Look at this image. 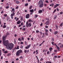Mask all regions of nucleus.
Segmentation results:
<instances>
[{
  "label": "nucleus",
  "instance_id": "obj_1",
  "mask_svg": "<svg viewBox=\"0 0 63 63\" xmlns=\"http://www.w3.org/2000/svg\"><path fill=\"white\" fill-rule=\"evenodd\" d=\"M38 5H39V6L40 8H42L43 7L44 3H43V1L42 0H41L39 1L38 2Z\"/></svg>",
  "mask_w": 63,
  "mask_h": 63
},
{
  "label": "nucleus",
  "instance_id": "obj_2",
  "mask_svg": "<svg viewBox=\"0 0 63 63\" xmlns=\"http://www.w3.org/2000/svg\"><path fill=\"white\" fill-rule=\"evenodd\" d=\"M8 47L9 49L12 50L14 47V44L13 43H11L8 45Z\"/></svg>",
  "mask_w": 63,
  "mask_h": 63
},
{
  "label": "nucleus",
  "instance_id": "obj_3",
  "mask_svg": "<svg viewBox=\"0 0 63 63\" xmlns=\"http://www.w3.org/2000/svg\"><path fill=\"white\" fill-rule=\"evenodd\" d=\"M22 51L21 50H20L17 51L16 53V55L17 56H20V54L21 53H22Z\"/></svg>",
  "mask_w": 63,
  "mask_h": 63
},
{
  "label": "nucleus",
  "instance_id": "obj_4",
  "mask_svg": "<svg viewBox=\"0 0 63 63\" xmlns=\"http://www.w3.org/2000/svg\"><path fill=\"white\" fill-rule=\"evenodd\" d=\"M2 43L4 46H5L6 47H7L8 46V44H9V41L7 40L6 41L5 40Z\"/></svg>",
  "mask_w": 63,
  "mask_h": 63
},
{
  "label": "nucleus",
  "instance_id": "obj_5",
  "mask_svg": "<svg viewBox=\"0 0 63 63\" xmlns=\"http://www.w3.org/2000/svg\"><path fill=\"white\" fill-rule=\"evenodd\" d=\"M32 26L31 23H29L28 24V21H27L26 23V26L27 27H31Z\"/></svg>",
  "mask_w": 63,
  "mask_h": 63
},
{
  "label": "nucleus",
  "instance_id": "obj_6",
  "mask_svg": "<svg viewBox=\"0 0 63 63\" xmlns=\"http://www.w3.org/2000/svg\"><path fill=\"white\" fill-rule=\"evenodd\" d=\"M2 40L3 42L4 41H5V40H6V36H3L2 37Z\"/></svg>",
  "mask_w": 63,
  "mask_h": 63
},
{
  "label": "nucleus",
  "instance_id": "obj_7",
  "mask_svg": "<svg viewBox=\"0 0 63 63\" xmlns=\"http://www.w3.org/2000/svg\"><path fill=\"white\" fill-rule=\"evenodd\" d=\"M29 16H30L29 14H27L26 15V18H29Z\"/></svg>",
  "mask_w": 63,
  "mask_h": 63
},
{
  "label": "nucleus",
  "instance_id": "obj_8",
  "mask_svg": "<svg viewBox=\"0 0 63 63\" xmlns=\"http://www.w3.org/2000/svg\"><path fill=\"white\" fill-rule=\"evenodd\" d=\"M16 47H15V48H13V49L12 50V53L14 52L15 51V50H16Z\"/></svg>",
  "mask_w": 63,
  "mask_h": 63
},
{
  "label": "nucleus",
  "instance_id": "obj_9",
  "mask_svg": "<svg viewBox=\"0 0 63 63\" xmlns=\"http://www.w3.org/2000/svg\"><path fill=\"white\" fill-rule=\"evenodd\" d=\"M13 13L11 14V16H13L15 15V12H12Z\"/></svg>",
  "mask_w": 63,
  "mask_h": 63
},
{
  "label": "nucleus",
  "instance_id": "obj_10",
  "mask_svg": "<svg viewBox=\"0 0 63 63\" xmlns=\"http://www.w3.org/2000/svg\"><path fill=\"white\" fill-rule=\"evenodd\" d=\"M59 4H55L54 6V8H56V7H58V6H59Z\"/></svg>",
  "mask_w": 63,
  "mask_h": 63
},
{
  "label": "nucleus",
  "instance_id": "obj_11",
  "mask_svg": "<svg viewBox=\"0 0 63 63\" xmlns=\"http://www.w3.org/2000/svg\"><path fill=\"white\" fill-rule=\"evenodd\" d=\"M49 21H47L45 23V24H46V25H48L49 24Z\"/></svg>",
  "mask_w": 63,
  "mask_h": 63
},
{
  "label": "nucleus",
  "instance_id": "obj_12",
  "mask_svg": "<svg viewBox=\"0 0 63 63\" xmlns=\"http://www.w3.org/2000/svg\"><path fill=\"white\" fill-rule=\"evenodd\" d=\"M21 23V22L20 20H19L17 22V24H19Z\"/></svg>",
  "mask_w": 63,
  "mask_h": 63
},
{
  "label": "nucleus",
  "instance_id": "obj_13",
  "mask_svg": "<svg viewBox=\"0 0 63 63\" xmlns=\"http://www.w3.org/2000/svg\"><path fill=\"white\" fill-rule=\"evenodd\" d=\"M12 13H15V9L12 8V10H11Z\"/></svg>",
  "mask_w": 63,
  "mask_h": 63
},
{
  "label": "nucleus",
  "instance_id": "obj_14",
  "mask_svg": "<svg viewBox=\"0 0 63 63\" xmlns=\"http://www.w3.org/2000/svg\"><path fill=\"white\" fill-rule=\"evenodd\" d=\"M43 12V11L42 10H40L39 11L38 13L39 14H40V13H42Z\"/></svg>",
  "mask_w": 63,
  "mask_h": 63
},
{
  "label": "nucleus",
  "instance_id": "obj_15",
  "mask_svg": "<svg viewBox=\"0 0 63 63\" xmlns=\"http://www.w3.org/2000/svg\"><path fill=\"white\" fill-rule=\"evenodd\" d=\"M16 3L17 4H19V3H20V2H19V1H18V0H16Z\"/></svg>",
  "mask_w": 63,
  "mask_h": 63
},
{
  "label": "nucleus",
  "instance_id": "obj_16",
  "mask_svg": "<svg viewBox=\"0 0 63 63\" xmlns=\"http://www.w3.org/2000/svg\"><path fill=\"white\" fill-rule=\"evenodd\" d=\"M6 27H7V25H4L3 26L2 28H6Z\"/></svg>",
  "mask_w": 63,
  "mask_h": 63
},
{
  "label": "nucleus",
  "instance_id": "obj_17",
  "mask_svg": "<svg viewBox=\"0 0 63 63\" xmlns=\"http://www.w3.org/2000/svg\"><path fill=\"white\" fill-rule=\"evenodd\" d=\"M38 16V15H35L34 18H36V17H37Z\"/></svg>",
  "mask_w": 63,
  "mask_h": 63
},
{
  "label": "nucleus",
  "instance_id": "obj_18",
  "mask_svg": "<svg viewBox=\"0 0 63 63\" xmlns=\"http://www.w3.org/2000/svg\"><path fill=\"white\" fill-rule=\"evenodd\" d=\"M11 55V54L10 53H9L7 54V56H10Z\"/></svg>",
  "mask_w": 63,
  "mask_h": 63
},
{
  "label": "nucleus",
  "instance_id": "obj_19",
  "mask_svg": "<svg viewBox=\"0 0 63 63\" xmlns=\"http://www.w3.org/2000/svg\"><path fill=\"white\" fill-rule=\"evenodd\" d=\"M57 33H58V32L57 31H56L54 32V35H56V34H57Z\"/></svg>",
  "mask_w": 63,
  "mask_h": 63
},
{
  "label": "nucleus",
  "instance_id": "obj_20",
  "mask_svg": "<svg viewBox=\"0 0 63 63\" xmlns=\"http://www.w3.org/2000/svg\"><path fill=\"white\" fill-rule=\"evenodd\" d=\"M57 47L58 50V51H60V48H59V47L58 46Z\"/></svg>",
  "mask_w": 63,
  "mask_h": 63
},
{
  "label": "nucleus",
  "instance_id": "obj_21",
  "mask_svg": "<svg viewBox=\"0 0 63 63\" xmlns=\"http://www.w3.org/2000/svg\"><path fill=\"white\" fill-rule=\"evenodd\" d=\"M60 26L62 27L63 26V23H62L60 25Z\"/></svg>",
  "mask_w": 63,
  "mask_h": 63
},
{
  "label": "nucleus",
  "instance_id": "obj_22",
  "mask_svg": "<svg viewBox=\"0 0 63 63\" xmlns=\"http://www.w3.org/2000/svg\"><path fill=\"white\" fill-rule=\"evenodd\" d=\"M52 47H50L49 48V50L50 51H51L52 50Z\"/></svg>",
  "mask_w": 63,
  "mask_h": 63
},
{
  "label": "nucleus",
  "instance_id": "obj_23",
  "mask_svg": "<svg viewBox=\"0 0 63 63\" xmlns=\"http://www.w3.org/2000/svg\"><path fill=\"white\" fill-rule=\"evenodd\" d=\"M30 12H34V10L33 9H32L31 10H30Z\"/></svg>",
  "mask_w": 63,
  "mask_h": 63
},
{
  "label": "nucleus",
  "instance_id": "obj_24",
  "mask_svg": "<svg viewBox=\"0 0 63 63\" xmlns=\"http://www.w3.org/2000/svg\"><path fill=\"white\" fill-rule=\"evenodd\" d=\"M46 63H52L50 61H47L46 62Z\"/></svg>",
  "mask_w": 63,
  "mask_h": 63
},
{
  "label": "nucleus",
  "instance_id": "obj_25",
  "mask_svg": "<svg viewBox=\"0 0 63 63\" xmlns=\"http://www.w3.org/2000/svg\"><path fill=\"white\" fill-rule=\"evenodd\" d=\"M8 52L7 51H4V52H3L4 53H7Z\"/></svg>",
  "mask_w": 63,
  "mask_h": 63
},
{
  "label": "nucleus",
  "instance_id": "obj_26",
  "mask_svg": "<svg viewBox=\"0 0 63 63\" xmlns=\"http://www.w3.org/2000/svg\"><path fill=\"white\" fill-rule=\"evenodd\" d=\"M20 48L22 49L23 48V46L22 45H21V46H20Z\"/></svg>",
  "mask_w": 63,
  "mask_h": 63
},
{
  "label": "nucleus",
  "instance_id": "obj_27",
  "mask_svg": "<svg viewBox=\"0 0 63 63\" xmlns=\"http://www.w3.org/2000/svg\"><path fill=\"white\" fill-rule=\"evenodd\" d=\"M35 52H36V54H38V50H36Z\"/></svg>",
  "mask_w": 63,
  "mask_h": 63
},
{
  "label": "nucleus",
  "instance_id": "obj_28",
  "mask_svg": "<svg viewBox=\"0 0 63 63\" xmlns=\"http://www.w3.org/2000/svg\"><path fill=\"white\" fill-rule=\"evenodd\" d=\"M19 46H17L16 48V49H19Z\"/></svg>",
  "mask_w": 63,
  "mask_h": 63
},
{
  "label": "nucleus",
  "instance_id": "obj_29",
  "mask_svg": "<svg viewBox=\"0 0 63 63\" xmlns=\"http://www.w3.org/2000/svg\"><path fill=\"white\" fill-rule=\"evenodd\" d=\"M51 43L52 45H54V42L52 41L51 42Z\"/></svg>",
  "mask_w": 63,
  "mask_h": 63
},
{
  "label": "nucleus",
  "instance_id": "obj_30",
  "mask_svg": "<svg viewBox=\"0 0 63 63\" xmlns=\"http://www.w3.org/2000/svg\"><path fill=\"white\" fill-rule=\"evenodd\" d=\"M25 6H28V3H26L25 4Z\"/></svg>",
  "mask_w": 63,
  "mask_h": 63
},
{
  "label": "nucleus",
  "instance_id": "obj_31",
  "mask_svg": "<svg viewBox=\"0 0 63 63\" xmlns=\"http://www.w3.org/2000/svg\"><path fill=\"white\" fill-rule=\"evenodd\" d=\"M43 60H44V59H43V58H41V59H40V61H42Z\"/></svg>",
  "mask_w": 63,
  "mask_h": 63
},
{
  "label": "nucleus",
  "instance_id": "obj_32",
  "mask_svg": "<svg viewBox=\"0 0 63 63\" xmlns=\"http://www.w3.org/2000/svg\"><path fill=\"white\" fill-rule=\"evenodd\" d=\"M55 27H56V28L57 29H58V26H57V25H55Z\"/></svg>",
  "mask_w": 63,
  "mask_h": 63
},
{
  "label": "nucleus",
  "instance_id": "obj_33",
  "mask_svg": "<svg viewBox=\"0 0 63 63\" xmlns=\"http://www.w3.org/2000/svg\"><path fill=\"white\" fill-rule=\"evenodd\" d=\"M47 32H45V34L46 36H48V34L47 33Z\"/></svg>",
  "mask_w": 63,
  "mask_h": 63
},
{
  "label": "nucleus",
  "instance_id": "obj_34",
  "mask_svg": "<svg viewBox=\"0 0 63 63\" xmlns=\"http://www.w3.org/2000/svg\"><path fill=\"white\" fill-rule=\"evenodd\" d=\"M55 17H54V19H56V17H57V16L56 15H55Z\"/></svg>",
  "mask_w": 63,
  "mask_h": 63
},
{
  "label": "nucleus",
  "instance_id": "obj_35",
  "mask_svg": "<svg viewBox=\"0 0 63 63\" xmlns=\"http://www.w3.org/2000/svg\"><path fill=\"white\" fill-rule=\"evenodd\" d=\"M36 33H39L40 32H39V30H36Z\"/></svg>",
  "mask_w": 63,
  "mask_h": 63
},
{
  "label": "nucleus",
  "instance_id": "obj_36",
  "mask_svg": "<svg viewBox=\"0 0 63 63\" xmlns=\"http://www.w3.org/2000/svg\"><path fill=\"white\" fill-rule=\"evenodd\" d=\"M29 22H33V21L31 20V19H30L29 20Z\"/></svg>",
  "mask_w": 63,
  "mask_h": 63
},
{
  "label": "nucleus",
  "instance_id": "obj_37",
  "mask_svg": "<svg viewBox=\"0 0 63 63\" xmlns=\"http://www.w3.org/2000/svg\"><path fill=\"white\" fill-rule=\"evenodd\" d=\"M18 41H20V42L21 41V38H19L18 39Z\"/></svg>",
  "mask_w": 63,
  "mask_h": 63
},
{
  "label": "nucleus",
  "instance_id": "obj_38",
  "mask_svg": "<svg viewBox=\"0 0 63 63\" xmlns=\"http://www.w3.org/2000/svg\"><path fill=\"white\" fill-rule=\"evenodd\" d=\"M31 45V44H30L28 46V47L29 48L30 47V46Z\"/></svg>",
  "mask_w": 63,
  "mask_h": 63
},
{
  "label": "nucleus",
  "instance_id": "obj_39",
  "mask_svg": "<svg viewBox=\"0 0 63 63\" xmlns=\"http://www.w3.org/2000/svg\"><path fill=\"white\" fill-rule=\"evenodd\" d=\"M3 16H5L6 17V16H7V14H4V15H3Z\"/></svg>",
  "mask_w": 63,
  "mask_h": 63
},
{
  "label": "nucleus",
  "instance_id": "obj_40",
  "mask_svg": "<svg viewBox=\"0 0 63 63\" xmlns=\"http://www.w3.org/2000/svg\"><path fill=\"white\" fill-rule=\"evenodd\" d=\"M22 40H24V37H23V36H22L21 38Z\"/></svg>",
  "mask_w": 63,
  "mask_h": 63
},
{
  "label": "nucleus",
  "instance_id": "obj_41",
  "mask_svg": "<svg viewBox=\"0 0 63 63\" xmlns=\"http://www.w3.org/2000/svg\"><path fill=\"white\" fill-rule=\"evenodd\" d=\"M62 44H61L60 45V48H62Z\"/></svg>",
  "mask_w": 63,
  "mask_h": 63
},
{
  "label": "nucleus",
  "instance_id": "obj_42",
  "mask_svg": "<svg viewBox=\"0 0 63 63\" xmlns=\"http://www.w3.org/2000/svg\"><path fill=\"white\" fill-rule=\"evenodd\" d=\"M10 28L9 27H6V30H9V29Z\"/></svg>",
  "mask_w": 63,
  "mask_h": 63
},
{
  "label": "nucleus",
  "instance_id": "obj_43",
  "mask_svg": "<svg viewBox=\"0 0 63 63\" xmlns=\"http://www.w3.org/2000/svg\"><path fill=\"white\" fill-rule=\"evenodd\" d=\"M63 14V12H61L60 13V15H62V14Z\"/></svg>",
  "mask_w": 63,
  "mask_h": 63
},
{
  "label": "nucleus",
  "instance_id": "obj_44",
  "mask_svg": "<svg viewBox=\"0 0 63 63\" xmlns=\"http://www.w3.org/2000/svg\"><path fill=\"white\" fill-rule=\"evenodd\" d=\"M24 52H25V53H26V52H27V50H25L24 51Z\"/></svg>",
  "mask_w": 63,
  "mask_h": 63
},
{
  "label": "nucleus",
  "instance_id": "obj_45",
  "mask_svg": "<svg viewBox=\"0 0 63 63\" xmlns=\"http://www.w3.org/2000/svg\"><path fill=\"white\" fill-rule=\"evenodd\" d=\"M23 42H20V45H23Z\"/></svg>",
  "mask_w": 63,
  "mask_h": 63
},
{
  "label": "nucleus",
  "instance_id": "obj_46",
  "mask_svg": "<svg viewBox=\"0 0 63 63\" xmlns=\"http://www.w3.org/2000/svg\"><path fill=\"white\" fill-rule=\"evenodd\" d=\"M51 4V7H53V6H54V4L52 3Z\"/></svg>",
  "mask_w": 63,
  "mask_h": 63
},
{
  "label": "nucleus",
  "instance_id": "obj_47",
  "mask_svg": "<svg viewBox=\"0 0 63 63\" xmlns=\"http://www.w3.org/2000/svg\"><path fill=\"white\" fill-rule=\"evenodd\" d=\"M2 54V53L1 52V50H0V56H1V54Z\"/></svg>",
  "mask_w": 63,
  "mask_h": 63
},
{
  "label": "nucleus",
  "instance_id": "obj_48",
  "mask_svg": "<svg viewBox=\"0 0 63 63\" xmlns=\"http://www.w3.org/2000/svg\"><path fill=\"white\" fill-rule=\"evenodd\" d=\"M45 31L46 32H48V30L47 29H46L45 30Z\"/></svg>",
  "mask_w": 63,
  "mask_h": 63
},
{
  "label": "nucleus",
  "instance_id": "obj_49",
  "mask_svg": "<svg viewBox=\"0 0 63 63\" xmlns=\"http://www.w3.org/2000/svg\"><path fill=\"white\" fill-rule=\"evenodd\" d=\"M29 48V47L28 46L25 47L26 49H28Z\"/></svg>",
  "mask_w": 63,
  "mask_h": 63
},
{
  "label": "nucleus",
  "instance_id": "obj_50",
  "mask_svg": "<svg viewBox=\"0 0 63 63\" xmlns=\"http://www.w3.org/2000/svg\"><path fill=\"white\" fill-rule=\"evenodd\" d=\"M25 30H26L25 28H23L22 29V30H24V31H25Z\"/></svg>",
  "mask_w": 63,
  "mask_h": 63
},
{
  "label": "nucleus",
  "instance_id": "obj_51",
  "mask_svg": "<svg viewBox=\"0 0 63 63\" xmlns=\"http://www.w3.org/2000/svg\"><path fill=\"white\" fill-rule=\"evenodd\" d=\"M52 41H54V38H52Z\"/></svg>",
  "mask_w": 63,
  "mask_h": 63
},
{
  "label": "nucleus",
  "instance_id": "obj_52",
  "mask_svg": "<svg viewBox=\"0 0 63 63\" xmlns=\"http://www.w3.org/2000/svg\"><path fill=\"white\" fill-rule=\"evenodd\" d=\"M49 31L50 32H52V29H50L49 30Z\"/></svg>",
  "mask_w": 63,
  "mask_h": 63
},
{
  "label": "nucleus",
  "instance_id": "obj_53",
  "mask_svg": "<svg viewBox=\"0 0 63 63\" xmlns=\"http://www.w3.org/2000/svg\"><path fill=\"white\" fill-rule=\"evenodd\" d=\"M14 36L15 37H16L17 36V35H16V34H15L14 35Z\"/></svg>",
  "mask_w": 63,
  "mask_h": 63
},
{
  "label": "nucleus",
  "instance_id": "obj_54",
  "mask_svg": "<svg viewBox=\"0 0 63 63\" xmlns=\"http://www.w3.org/2000/svg\"><path fill=\"white\" fill-rule=\"evenodd\" d=\"M45 28H48V26H45Z\"/></svg>",
  "mask_w": 63,
  "mask_h": 63
},
{
  "label": "nucleus",
  "instance_id": "obj_55",
  "mask_svg": "<svg viewBox=\"0 0 63 63\" xmlns=\"http://www.w3.org/2000/svg\"><path fill=\"white\" fill-rule=\"evenodd\" d=\"M54 45L56 46V47H58L57 46V45L56 44H56H54Z\"/></svg>",
  "mask_w": 63,
  "mask_h": 63
},
{
  "label": "nucleus",
  "instance_id": "obj_56",
  "mask_svg": "<svg viewBox=\"0 0 63 63\" xmlns=\"http://www.w3.org/2000/svg\"><path fill=\"white\" fill-rule=\"evenodd\" d=\"M33 8V6H32V5H31L30 6V8Z\"/></svg>",
  "mask_w": 63,
  "mask_h": 63
},
{
  "label": "nucleus",
  "instance_id": "obj_57",
  "mask_svg": "<svg viewBox=\"0 0 63 63\" xmlns=\"http://www.w3.org/2000/svg\"><path fill=\"white\" fill-rule=\"evenodd\" d=\"M45 2H46V3H48V1L47 0H46Z\"/></svg>",
  "mask_w": 63,
  "mask_h": 63
},
{
  "label": "nucleus",
  "instance_id": "obj_58",
  "mask_svg": "<svg viewBox=\"0 0 63 63\" xmlns=\"http://www.w3.org/2000/svg\"><path fill=\"white\" fill-rule=\"evenodd\" d=\"M39 33H40V35H42V32H40Z\"/></svg>",
  "mask_w": 63,
  "mask_h": 63
},
{
  "label": "nucleus",
  "instance_id": "obj_59",
  "mask_svg": "<svg viewBox=\"0 0 63 63\" xmlns=\"http://www.w3.org/2000/svg\"><path fill=\"white\" fill-rule=\"evenodd\" d=\"M9 33L8 32H7L6 33V35H9Z\"/></svg>",
  "mask_w": 63,
  "mask_h": 63
},
{
  "label": "nucleus",
  "instance_id": "obj_60",
  "mask_svg": "<svg viewBox=\"0 0 63 63\" xmlns=\"http://www.w3.org/2000/svg\"><path fill=\"white\" fill-rule=\"evenodd\" d=\"M20 59H22V56H21L20 57Z\"/></svg>",
  "mask_w": 63,
  "mask_h": 63
},
{
  "label": "nucleus",
  "instance_id": "obj_61",
  "mask_svg": "<svg viewBox=\"0 0 63 63\" xmlns=\"http://www.w3.org/2000/svg\"><path fill=\"white\" fill-rule=\"evenodd\" d=\"M45 19H46V20H49V19H48L47 18H45Z\"/></svg>",
  "mask_w": 63,
  "mask_h": 63
},
{
  "label": "nucleus",
  "instance_id": "obj_62",
  "mask_svg": "<svg viewBox=\"0 0 63 63\" xmlns=\"http://www.w3.org/2000/svg\"><path fill=\"white\" fill-rule=\"evenodd\" d=\"M49 52L48 51L47 52V54H49Z\"/></svg>",
  "mask_w": 63,
  "mask_h": 63
},
{
  "label": "nucleus",
  "instance_id": "obj_63",
  "mask_svg": "<svg viewBox=\"0 0 63 63\" xmlns=\"http://www.w3.org/2000/svg\"><path fill=\"white\" fill-rule=\"evenodd\" d=\"M4 12V11H2V12H1V14H2L3 13V12Z\"/></svg>",
  "mask_w": 63,
  "mask_h": 63
},
{
  "label": "nucleus",
  "instance_id": "obj_64",
  "mask_svg": "<svg viewBox=\"0 0 63 63\" xmlns=\"http://www.w3.org/2000/svg\"><path fill=\"white\" fill-rule=\"evenodd\" d=\"M18 20V18L16 19V21H17Z\"/></svg>",
  "mask_w": 63,
  "mask_h": 63
}]
</instances>
